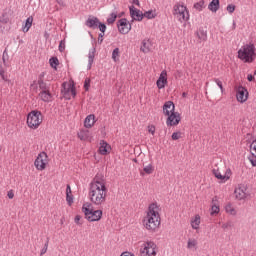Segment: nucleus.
<instances>
[{
    "instance_id": "f257e3e1",
    "label": "nucleus",
    "mask_w": 256,
    "mask_h": 256,
    "mask_svg": "<svg viewBox=\"0 0 256 256\" xmlns=\"http://www.w3.org/2000/svg\"><path fill=\"white\" fill-rule=\"evenodd\" d=\"M105 176L97 174L89 186V197L94 205H103L107 199Z\"/></svg>"
},
{
    "instance_id": "f03ea898",
    "label": "nucleus",
    "mask_w": 256,
    "mask_h": 256,
    "mask_svg": "<svg viewBox=\"0 0 256 256\" xmlns=\"http://www.w3.org/2000/svg\"><path fill=\"white\" fill-rule=\"evenodd\" d=\"M163 114L168 117L166 125L168 127H175L178 123H181V114L175 112V104L172 101H167L163 105Z\"/></svg>"
},
{
    "instance_id": "7ed1b4c3",
    "label": "nucleus",
    "mask_w": 256,
    "mask_h": 256,
    "mask_svg": "<svg viewBox=\"0 0 256 256\" xmlns=\"http://www.w3.org/2000/svg\"><path fill=\"white\" fill-rule=\"evenodd\" d=\"M144 221H146L144 225L148 231H155V229L161 225V217L159 216V211L157 210V204L153 203L149 206V211Z\"/></svg>"
},
{
    "instance_id": "20e7f679",
    "label": "nucleus",
    "mask_w": 256,
    "mask_h": 256,
    "mask_svg": "<svg viewBox=\"0 0 256 256\" xmlns=\"http://www.w3.org/2000/svg\"><path fill=\"white\" fill-rule=\"evenodd\" d=\"M255 45L246 44L238 50V59L244 61V63H253L255 61Z\"/></svg>"
},
{
    "instance_id": "39448f33",
    "label": "nucleus",
    "mask_w": 256,
    "mask_h": 256,
    "mask_svg": "<svg viewBox=\"0 0 256 256\" xmlns=\"http://www.w3.org/2000/svg\"><path fill=\"white\" fill-rule=\"evenodd\" d=\"M82 213H84L85 219L90 222L101 221V217H103V211L93 210L91 208V204L89 203H86L82 206Z\"/></svg>"
},
{
    "instance_id": "423d86ee",
    "label": "nucleus",
    "mask_w": 256,
    "mask_h": 256,
    "mask_svg": "<svg viewBox=\"0 0 256 256\" xmlns=\"http://www.w3.org/2000/svg\"><path fill=\"white\" fill-rule=\"evenodd\" d=\"M43 122V118H41V112L34 110L28 114L27 117V125L30 129H37Z\"/></svg>"
},
{
    "instance_id": "0eeeda50",
    "label": "nucleus",
    "mask_w": 256,
    "mask_h": 256,
    "mask_svg": "<svg viewBox=\"0 0 256 256\" xmlns=\"http://www.w3.org/2000/svg\"><path fill=\"white\" fill-rule=\"evenodd\" d=\"M86 27L89 29H99L101 33H105L107 31V25L105 23L99 21V18L95 16H90L85 22Z\"/></svg>"
},
{
    "instance_id": "6e6552de",
    "label": "nucleus",
    "mask_w": 256,
    "mask_h": 256,
    "mask_svg": "<svg viewBox=\"0 0 256 256\" xmlns=\"http://www.w3.org/2000/svg\"><path fill=\"white\" fill-rule=\"evenodd\" d=\"M173 11H174V15H177L180 23L189 21V11L187 10V7L180 4H176L174 6Z\"/></svg>"
},
{
    "instance_id": "1a4fd4ad",
    "label": "nucleus",
    "mask_w": 256,
    "mask_h": 256,
    "mask_svg": "<svg viewBox=\"0 0 256 256\" xmlns=\"http://www.w3.org/2000/svg\"><path fill=\"white\" fill-rule=\"evenodd\" d=\"M47 153L41 152L34 161V165L38 171H45L47 167Z\"/></svg>"
},
{
    "instance_id": "9d476101",
    "label": "nucleus",
    "mask_w": 256,
    "mask_h": 256,
    "mask_svg": "<svg viewBox=\"0 0 256 256\" xmlns=\"http://www.w3.org/2000/svg\"><path fill=\"white\" fill-rule=\"evenodd\" d=\"M118 31L122 35H127L131 31V23L126 18H122L117 23Z\"/></svg>"
},
{
    "instance_id": "9b49d317",
    "label": "nucleus",
    "mask_w": 256,
    "mask_h": 256,
    "mask_svg": "<svg viewBox=\"0 0 256 256\" xmlns=\"http://www.w3.org/2000/svg\"><path fill=\"white\" fill-rule=\"evenodd\" d=\"M155 247H157V245H155V243L153 242H147L144 245L143 250L141 251L143 256H156L157 252L155 251Z\"/></svg>"
},
{
    "instance_id": "f8f14e48",
    "label": "nucleus",
    "mask_w": 256,
    "mask_h": 256,
    "mask_svg": "<svg viewBox=\"0 0 256 256\" xmlns=\"http://www.w3.org/2000/svg\"><path fill=\"white\" fill-rule=\"evenodd\" d=\"M130 16L132 17V23L133 21H143V12L141 10L135 8V6L129 7Z\"/></svg>"
},
{
    "instance_id": "ddd939ff",
    "label": "nucleus",
    "mask_w": 256,
    "mask_h": 256,
    "mask_svg": "<svg viewBox=\"0 0 256 256\" xmlns=\"http://www.w3.org/2000/svg\"><path fill=\"white\" fill-rule=\"evenodd\" d=\"M249 95V92H247V89L243 86H239L237 89V101L240 103H245L247 101V96Z\"/></svg>"
},
{
    "instance_id": "4468645a",
    "label": "nucleus",
    "mask_w": 256,
    "mask_h": 256,
    "mask_svg": "<svg viewBox=\"0 0 256 256\" xmlns=\"http://www.w3.org/2000/svg\"><path fill=\"white\" fill-rule=\"evenodd\" d=\"M213 175L216 177V179H219L220 181H229V175H231V170H227L225 175L221 174V171L219 169H213L212 170Z\"/></svg>"
},
{
    "instance_id": "2eb2a0df",
    "label": "nucleus",
    "mask_w": 256,
    "mask_h": 256,
    "mask_svg": "<svg viewBox=\"0 0 256 256\" xmlns=\"http://www.w3.org/2000/svg\"><path fill=\"white\" fill-rule=\"evenodd\" d=\"M156 85L158 89H165V85H167V71H162Z\"/></svg>"
},
{
    "instance_id": "dca6fc26",
    "label": "nucleus",
    "mask_w": 256,
    "mask_h": 256,
    "mask_svg": "<svg viewBox=\"0 0 256 256\" xmlns=\"http://www.w3.org/2000/svg\"><path fill=\"white\" fill-rule=\"evenodd\" d=\"M245 191H247V188H245V186L236 188L234 191L236 199H238L239 201L246 199L247 193H245Z\"/></svg>"
},
{
    "instance_id": "f3484780",
    "label": "nucleus",
    "mask_w": 256,
    "mask_h": 256,
    "mask_svg": "<svg viewBox=\"0 0 256 256\" xmlns=\"http://www.w3.org/2000/svg\"><path fill=\"white\" fill-rule=\"evenodd\" d=\"M95 53H97V49L95 47L89 50L87 65L88 71L91 70V67H93V61H95Z\"/></svg>"
},
{
    "instance_id": "a211bd4d",
    "label": "nucleus",
    "mask_w": 256,
    "mask_h": 256,
    "mask_svg": "<svg viewBox=\"0 0 256 256\" xmlns=\"http://www.w3.org/2000/svg\"><path fill=\"white\" fill-rule=\"evenodd\" d=\"M93 125H95V115L90 114L84 120V127H86V129H91Z\"/></svg>"
},
{
    "instance_id": "6ab92c4d",
    "label": "nucleus",
    "mask_w": 256,
    "mask_h": 256,
    "mask_svg": "<svg viewBox=\"0 0 256 256\" xmlns=\"http://www.w3.org/2000/svg\"><path fill=\"white\" fill-rule=\"evenodd\" d=\"M39 97H41L42 101H44V103H49V101H51V99L53 98V95L51 94V92L49 90L46 91H41L39 93Z\"/></svg>"
},
{
    "instance_id": "aec40b11",
    "label": "nucleus",
    "mask_w": 256,
    "mask_h": 256,
    "mask_svg": "<svg viewBox=\"0 0 256 256\" xmlns=\"http://www.w3.org/2000/svg\"><path fill=\"white\" fill-rule=\"evenodd\" d=\"M109 149H111V146H109V144L107 142H105V140H102L100 142V154L101 155H107L109 153Z\"/></svg>"
},
{
    "instance_id": "412c9836",
    "label": "nucleus",
    "mask_w": 256,
    "mask_h": 256,
    "mask_svg": "<svg viewBox=\"0 0 256 256\" xmlns=\"http://www.w3.org/2000/svg\"><path fill=\"white\" fill-rule=\"evenodd\" d=\"M199 41H207V29L200 27L196 32Z\"/></svg>"
},
{
    "instance_id": "4be33fe9",
    "label": "nucleus",
    "mask_w": 256,
    "mask_h": 256,
    "mask_svg": "<svg viewBox=\"0 0 256 256\" xmlns=\"http://www.w3.org/2000/svg\"><path fill=\"white\" fill-rule=\"evenodd\" d=\"M220 6L221 4L219 0H212L208 5V9L209 11H212V13H217V11H219Z\"/></svg>"
},
{
    "instance_id": "5701e85b",
    "label": "nucleus",
    "mask_w": 256,
    "mask_h": 256,
    "mask_svg": "<svg viewBox=\"0 0 256 256\" xmlns=\"http://www.w3.org/2000/svg\"><path fill=\"white\" fill-rule=\"evenodd\" d=\"M151 46V40L145 39L142 41L140 51H142V53H149V51H151Z\"/></svg>"
},
{
    "instance_id": "b1692460",
    "label": "nucleus",
    "mask_w": 256,
    "mask_h": 256,
    "mask_svg": "<svg viewBox=\"0 0 256 256\" xmlns=\"http://www.w3.org/2000/svg\"><path fill=\"white\" fill-rule=\"evenodd\" d=\"M33 25V16L26 19L25 24L22 26L23 33H27Z\"/></svg>"
},
{
    "instance_id": "393cba45",
    "label": "nucleus",
    "mask_w": 256,
    "mask_h": 256,
    "mask_svg": "<svg viewBox=\"0 0 256 256\" xmlns=\"http://www.w3.org/2000/svg\"><path fill=\"white\" fill-rule=\"evenodd\" d=\"M61 93L64 95V97H68L69 93H71V85L67 84V82H64L62 84Z\"/></svg>"
},
{
    "instance_id": "a878e982",
    "label": "nucleus",
    "mask_w": 256,
    "mask_h": 256,
    "mask_svg": "<svg viewBox=\"0 0 256 256\" xmlns=\"http://www.w3.org/2000/svg\"><path fill=\"white\" fill-rule=\"evenodd\" d=\"M200 224H201V216L196 215L194 220L191 221V226L193 229H199Z\"/></svg>"
},
{
    "instance_id": "bb28decb",
    "label": "nucleus",
    "mask_w": 256,
    "mask_h": 256,
    "mask_svg": "<svg viewBox=\"0 0 256 256\" xmlns=\"http://www.w3.org/2000/svg\"><path fill=\"white\" fill-rule=\"evenodd\" d=\"M49 63L52 69L57 70V66L59 65V59L57 57H51Z\"/></svg>"
},
{
    "instance_id": "cd10ccee",
    "label": "nucleus",
    "mask_w": 256,
    "mask_h": 256,
    "mask_svg": "<svg viewBox=\"0 0 256 256\" xmlns=\"http://www.w3.org/2000/svg\"><path fill=\"white\" fill-rule=\"evenodd\" d=\"M38 86L41 91H49L50 89L49 85H47L44 80H38Z\"/></svg>"
},
{
    "instance_id": "c85d7f7f",
    "label": "nucleus",
    "mask_w": 256,
    "mask_h": 256,
    "mask_svg": "<svg viewBox=\"0 0 256 256\" xmlns=\"http://www.w3.org/2000/svg\"><path fill=\"white\" fill-rule=\"evenodd\" d=\"M117 21V12H112L110 17L107 19L108 25H113Z\"/></svg>"
},
{
    "instance_id": "c756f323",
    "label": "nucleus",
    "mask_w": 256,
    "mask_h": 256,
    "mask_svg": "<svg viewBox=\"0 0 256 256\" xmlns=\"http://www.w3.org/2000/svg\"><path fill=\"white\" fill-rule=\"evenodd\" d=\"M226 213H230V215H237V211L235 208H233V205L231 203L227 204L225 207Z\"/></svg>"
},
{
    "instance_id": "7c9ffc66",
    "label": "nucleus",
    "mask_w": 256,
    "mask_h": 256,
    "mask_svg": "<svg viewBox=\"0 0 256 256\" xmlns=\"http://www.w3.org/2000/svg\"><path fill=\"white\" fill-rule=\"evenodd\" d=\"M2 61H3V64L5 65V67H7V65H9V63H8L9 54L7 53V50H4V52H3Z\"/></svg>"
},
{
    "instance_id": "2f4dec72",
    "label": "nucleus",
    "mask_w": 256,
    "mask_h": 256,
    "mask_svg": "<svg viewBox=\"0 0 256 256\" xmlns=\"http://www.w3.org/2000/svg\"><path fill=\"white\" fill-rule=\"evenodd\" d=\"M205 5V1L201 0L194 4V9L197 11H203V6Z\"/></svg>"
},
{
    "instance_id": "473e14b6",
    "label": "nucleus",
    "mask_w": 256,
    "mask_h": 256,
    "mask_svg": "<svg viewBox=\"0 0 256 256\" xmlns=\"http://www.w3.org/2000/svg\"><path fill=\"white\" fill-rule=\"evenodd\" d=\"M193 247H197V240L188 239L187 248L188 249H193Z\"/></svg>"
},
{
    "instance_id": "72a5a7b5",
    "label": "nucleus",
    "mask_w": 256,
    "mask_h": 256,
    "mask_svg": "<svg viewBox=\"0 0 256 256\" xmlns=\"http://www.w3.org/2000/svg\"><path fill=\"white\" fill-rule=\"evenodd\" d=\"M143 171H145L147 175H151V173L154 171L153 165L149 164L145 166Z\"/></svg>"
},
{
    "instance_id": "f704fd0d",
    "label": "nucleus",
    "mask_w": 256,
    "mask_h": 256,
    "mask_svg": "<svg viewBox=\"0 0 256 256\" xmlns=\"http://www.w3.org/2000/svg\"><path fill=\"white\" fill-rule=\"evenodd\" d=\"M143 17H146V19H155V14H153V10L146 11L143 14Z\"/></svg>"
},
{
    "instance_id": "c9c22d12",
    "label": "nucleus",
    "mask_w": 256,
    "mask_h": 256,
    "mask_svg": "<svg viewBox=\"0 0 256 256\" xmlns=\"http://www.w3.org/2000/svg\"><path fill=\"white\" fill-rule=\"evenodd\" d=\"M119 57V48H115L112 52V59L113 61H117Z\"/></svg>"
},
{
    "instance_id": "e433bc0d",
    "label": "nucleus",
    "mask_w": 256,
    "mask_h": 256,
    "mask_svg": "<svg viewBox=\"0 0 256 256\" xmlns=\"http://www.w3.org/2000/svg\"><path fill=\"white\" fill-rule=\"evenodd\" d=\"M89 87H91V79L86 78L84 81V89L85 91H89Z\"/></svg>"
},
{
    "instance_id": "4c0bfd02",
    "label": "nucleus",
    "mask_w": 256,
    "mask_h": 256,
    "mask_svg": "<svg viewBox=\"0 0 256 256\" xmlns=\"http://www.w3.org/2000/svg\"><path fill=\"white\" fill-rule=\"evenodd\" d=\"M48 248H49V240H47L46 243L44 244V247L42 248L40 255L41 256L45 255V253H47Z\"/></svg>"
},
{
    "instance_id": "58836bf2",
    "label": "nucleus",
    "mask_w": 256,
    "mask_h": 256,
    "mask_svg": "<svg viewBox=\"0 0 256 256\" xmlns=\"http://www.w3.org/2000/svg\"><path fill=\"white\" fill-rule=\"evenodd\" d=\"M220 209H219V206L217 205H212V208H211V215H217V213H219Z\"/></svg>"
},
{
    "instance_id": "ea45409f",
    "label": "nucleus",
    "mask_w": 256,
    "mask_h": 256,
    "mask_svg": "<svg viewBox=\"0 0 256 256\" xmlns=\"http://www.w3.org/2000/svg\"><path fill=\"white\" fill-rule=\"evenodd\" d=\"M0 23H3L4 25L9 23V17H7V14H3L1 17H0Z\"/></svg>"
},
{
    "instance_id": "a19ab883",
    "label": "nucleus",
    "mask_w": 256,
    "mask_h": 256,
    "mask_svg": "<svg viewBox=\"0 0 256 256\" xmlns=\"http://www.w3.org/2000/svg\"><path fill=\"white\" fill-rule=\"evenodd\" d=\"M249 161H250L252 167H256V155H255V153H252V156L249 157Z\"/></svg>"
},
{
    "instance_id": "79ce46f5",
    "label": "nucleus",
    "mask_w": 256,
    "mask_h": 256,
    "mask_svg": "<svg viewBox=\"0 0 256 256\" xmlns=\"http://www.w3.org/2000/svg\"><path fill=\"white\" fill-rule=\"evenodd\" d=\"M179 139H181V132H174V133L172 134V140H173V141H177V140H179Z\"/></svg>"
},
{
    "instance_id": "37998d69",
    "label": "nucleus",
    "mask_w": 256,
    "mask_h": 256,
    "mask_svg": "<svg viewBox=\"0 0 256 256\" xmlns=\"http://www.w3.org/2000/svg\"><path fill=\"white\" fill-rule=\"evenodd\" d=\"M81 219H82L81 215L75 216L74 222L76 223V225H83V221Z\"/></svg>"
},
{
    "instance_id": "c03bdc74",
    "label": "nucleus",
    "mask_w": 256,
    "mask_h": 256,
    "mask_svg": "<svg viewBox=\"0 0 256 256\" xmlns=\"http://www.w3.org/2000/svg\"><path fill=\"white\" fill-rule=\"evenodd\" d=\"M59 51L60 53H63L65 51V40H61L59 43Z\"/></svg>"
},
{
    "instance_id": "a18cd8bd",
    "label": "nucleus",
    "mask_w": 256,
    "mask_h": 256,
    "mask_svg": "<svg viewBox=\"0 0 256 256\" xmlns=\"http://www.w3.org/2000/svg\"><path fill=\"white\" fill-rule=\"evenodd\" d=\"M78 137H79V139H81V141H85L87 139V133H85L83 131L79 132Z\"/></svg>"
},
{
    "instance_id": "49530a36",
    "label": "nucleus",
    "mask_w": 256,
    "mask_h": 256,
    "mask_svg": "<svg viewBox=\"0 0 256 256\" xmlns=\"http://www.w3.org/2000/svg\"><path fill=\"white\" fill-rule=\"evenodd\" d=\"M226 10L228 11V13H235V5L229 4Z\"/></svg>"
},
{
    "instance_id": "de8ad7c7",
    "label": "nucleus",
    "mask_w": 256,
    "mask_h": 256,
    "mask_svg": "<svg viewBox=\"0 0 256 256\" xmlns=\"http://www.w3.org/2000/svg\"><path fill=\"white\" fill-rule=\"evenodd\" d=\"M66 201L68 205H71L73 203V195L72 194L66 195Z\"/></svg>"
},
{
    "instance_id": "09e8293b",
    "label": "nucleus",
    "mask_w": 256,
    "mask_h": 256,
    "mask_svg": "<svg viewBox=\"0 0 256 256\" xmlns=\"http://www.w3.org/2000/svg\"><path fill=\"white\" fill-rule=\"evenodd\" d=\"M103 37H105V32H101L98 35V44L101 45L103 43Z\"/></svg>"
},
{
    "instance_id": "8fccbe9b",
    "label": "nucleus",
    "mask_w": 256,
    "mask_h": 256,
    "mask_svg": "<svg viewBox=\"0 0 256 256\" xmlns=\"http://www.w3.org/2000/svg\"><path fill=\"white\" fill-rule=\"evenodd\" d=\"M215 83L218 85V87L223 91V82L219 80L218 78L214 79Z\"/></svg>"
},
{
    "instance_id": "3c124183",
    "label": "nucleus",
    "mask_w": 256,
    "mask_h": 256,
    "mask_svg": "<svg viewBox=\"0 0 256 256\" xmlns=\"http://www.w3.org/2000/svg\"><path fill=\"white\" fill-rule=\"evenodd\" d=\"M229 227H233L232 222H227L222 225V229H229Z\"/></svg>"
},
{
    "instance_id": "603ef678",
    "label": "nucleus",
    "mask_w": 256,
    "mask_h": 256,
    "mask_svg": "<svg viewBox=\"0 0 256 256\" xmlns=\"http://www.w3.org/2000/svg\"><path fill=\"white\" fill-rule=\"evenodd\" d=\"M0 76L2 77L3 81H9L7 79V76H5V70L3 69L0 70Z\"/></svg>"
},
{
    "instance_id": "864d4df0",
    "label": "nucleus",
    "mask_w": 256,
    "mask_h": 256,
    "mask_svg": "<svg viewBox=\"0 0 256 256\" xmlns=\"http://www.w3.org/2000/svg\"><path fill=\"white\" fill-rule=\"evenodd\" d=\"M70 93L72 96L76 97L77 96V91H75V87L71 86L70 88Z\"/></svg>"
},
{
    "instance_id": "5fc2aeb1",
    "label": "nucleus",
    "mask_w": 256,
    "mask_h": 256,
    "mask_svg": "<svg viewBox=\"0 0 256 256\" xmlns=\"http://www.w3.org/2000/svg\"><path fill=\"white\" fill-rule=\"evenodd\" d=\"M7 196H8L10 199H13V197H15V194L13 193V190L8 191Z\"/></svg>"
},
{
    "instance_id": "6e6d98bb",
    "label": "nucleus",
    "mask_w": 256,
    "mask_h": 256,
    "mask_svg": "<svg viewBox=\"0 0 256 256\" xmlns=\"http://www.w3.org/2000/svg\"><path fill=\"white\" fill-rule=\"evenodd\" d=\"M130 3H132V5H137V7H139L141 5L139 3V0H130Z\"/></svg>"
},
{
    "instance_id": "4d7b16f0",
    "label": "nucleus",
    "mask_w": 256,
    "mask_h": 256,
    "mask_svg": "<svg viewBox=\"0 0 256 256\" xmlns=\"http://www.w3.org/2000/svg\"><path fill=\"white\" fill-rule=\"evenodd\" d=\"M247 79H248V81H255V76H253L252 74H248V76H247Z\"/></svg>"
},
{
    "instance_id": "13d9d810",
    "label": "nucleus",
    "mask_w": 256,
    "mask_h": 256,
    "mask_svg": "<svg viewBox=\"0 0 256 256\" xmlns=\"http://www.w3.org/2000/svg\"><path fill=\"white\" fill-rule=\"evenodd\" d=\"M66 195H71V186L67 185L66 187Z\"/></svg>"
},
{
    "instance_id": "bf43d9fd",
    "label": "nucleus",
    "mask_w": 256,
    "mask_h": 256,
    "mask_svg": "<svg viewBox=\"0 0 256 256\" xmlns=\"http://www.w3.org/2000/svg\"><path fill=\"white\" fill-rule=\"evenodd\" d=\"M45 77V72L40 73L38 76V81H43V78Z\"/></svg>"
},
{
    "instance_id": "052dcab7",
    "label": "nucleus",
    "mask_w": 256,
    "mask_h": 256,
    "mask_svg": "<svg viewBox=\"0 0 256 256\" xmlns=\"http://www.w3.org/2000/svg\"><path fill=\"white\" fill-rule=\"evenodd\" d=\"M120 256H135L129 252H123Z\"/></svg>"
},
{
    "instance_id": "680f3d73",
    "label": "nucleus",
    "mask_w": 256,
    "mask_h": 256,
    "mask_svg": "<svg viewBox=\"0 0 256 256\" xmlns=\"http://www.w3.org/2000/svg\"><path fill=\"white\" fill-rule=\"evenodd\" d=\"M149 133H151L152 135H155V127L150 128Z\"/></svg>"
},
{
    "instance_id": "e2e57ef3",
    "label": "nucleus",
    "mask_w": 256,
    "mask_h": 256,
    "mask_svg": "<svg viewBox=\"0 0 256 256\" xmlns=\"http://www.w3.org/2000/svg\"><path fill=\"white\" fill-rule=\"evenodd\" d=\"M56 2L58 3V5H64V0H56Z\"/></svg>"
},
{
    "instance_id": "0e129e2a",
    "label": "nucleus",
    "mask_w": 256,
    "mask_h": 256,
    "mask_svg": "<svg viewBox=\"0 0 256 256\" xmlns=\"http://www.w3.org/2000/svg\"><path fill=\"white\" fill-rule=\"evenodd\" d=\"M235 27H236V24H235V22H233V29H235Z\"/></svg>"
},
{
    "instance_id": "69168bd1",
    "label": "nucleus",
    "mask_w": 256,
    "mask_h": 256,
    "mask_svg": "<svg viewBox=\"0 0 256 256\" xmlns=\"http://www.w3.org/2000/svg\"><path fill=\"white\" fill-rule=\"evenodd\" d=\"M182 95H183V97H185V96L187 95V93L183 92V94H182Z\"/></svg>"
},
{
    "instance_id": "338daca9",
    "label": "nucleus",
    "mask_w": 256,
    "mask_h": 256,
    "mask_svg": "<svg viewBox=\"0 0 256 256\" xmlns=\"http://www.w3.org/2000/svg\"><path fill=\"white\" fill-rule=\"evenodd\" d=\"M124 15V13L122 12L120 15H119V17H121V16H123Z\"/></svg>"
},
{
    "instance_id": "774afa93",
    "label": "nucleus",
    "mask_w": 256,
    "mask_h": 256,
    "mask_svg": "<svg viewBox=\"0 0 256 256\" xmlns=\"http://www.w3.org/2000/svg\"><path fill=\"white\" fill-rule=\"evenodd\" d=\"M149 255H151V250H149Z\"/></svg>"
}]
</instances>
